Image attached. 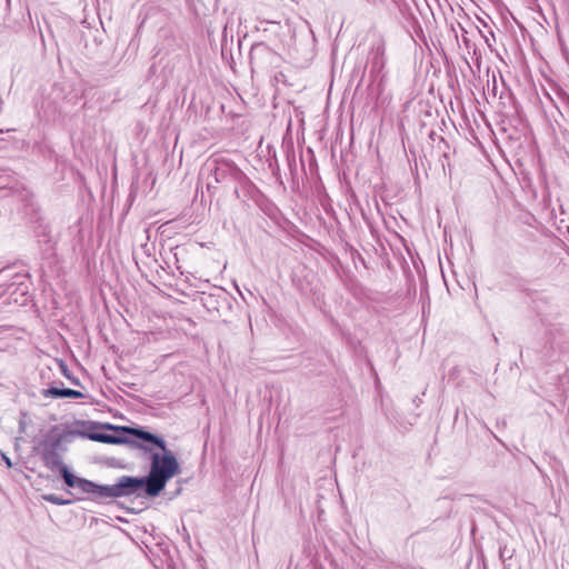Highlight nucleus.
<instances>
[{
  "label": "nucleus",
  "mask_w": 569,
  "mask_h": 569,
  "mask_svg": "<svg viewBox=\"0 0 569 569\" xmlns=\"http://www.w3.org/2000/svg\"><path fill=\"white\" fill-rule=\"evenodd\" d=\"M74 428L67 433L79 436L92 441L108 445L133 443L144 451H151L147 446L152 445L162 453L152 452L150 457L149 473L141 477L121 476L114 483L108 485L109 498H141L152 499L158 497L166 488L168 481L180 473V465L171 450L167 448L164 439L158 435L127 426H113L97 421L76 420Z\"/></svg>",
  "instance_id": "nucleus-1"
},
{
  "label": "nucleus",
  "mask_w": 569,
  "mask_h": 569,
  "mask_svg": "<svg viewBox=\"0 0 569 569\" xmlns=\"http://www.w3.org/2000/svg\"><path fill=\"white\" fill-rule=\"evenodd\" d=\"M64 435L47 436L39 445V455L43 465L51 471H59L64 485L72 489H79L88 495V499L94 502L110 500L108 485H99L89 479L73 475L63 463L59 452Z\"/></svg>",
  "instance_id": "nucleus-2"
},
{
  "label": "nucleus",
  "mask_w": 569,
  "mask_h": 569,
  "mask_svg": "<svg viewBox=\"0 0 569 569\" xmlns=\"http://www.w3.org/2000/svg\"><path fill=\"white\" fill-rule=\"evenodd\" d=\"M278 56L274 50H272L267 43L263 41L254 42L251 46L249 52V60L251 64L252 71L259 70L264 71L274 64Z\"/></svg>",
  "instance_id": "nucleus-3"
},
{
  "label": "nucleus",
  "mask_w": 569,
  "mask_h": 569,
  "mask_svg": "<svg viewBox=\"0 0 569 569\" xmlns=\"http://www.w3.org/2000/svg\"><path fill=\"white\" fill-rule=\"evenodd\" d=\"M202 174L208 178L210 176H213V178H247L233 162L224 159L207 162L200 172V176Z\"/></svg>",
  "instance_id": "nucleus-4"
},
{
  "label": "nucleus",
  "mask_w": 569,
  "mask_h": 569,
  "mask_svg": "<svg viewBox=\"0 0 569 569\" xmlns=\"http://www.w3.org/2000/svg\"><path fill=\"white\" fill-rule=\"evenodd\" d=\"M42 396L44 398H74V399H83L86 396L78 390L70 389V388H60L56 386H51L47 389L42 390Z\"/></svg>",
  "instance_id": "nucleus-5"
},
{
  "label": "nucleus",
  "mask_w": 569,
  "mask_h": 569,
  "mask_svg": "<svg viewBox=\"0 0 569 569\" xmlns=\"http://www.w3.org/2000/svg\"><path fill=\"white\" fill-rule=\"evenodd\" d=\"M42 499L44 501H48L50 503L57 505V506H68L73 502V500L70 499H62L61 497L54 495V493H47L42 495Z\"/></svg>",
  "instance_id": "nucleus-6"
},
{
  "label": "nucleus",
  "mask_w": 569,
  "mask_h": 569,
  "mask_svg": "<svg viewBox=\"0 0 569 569\" xmlns=\"http://www.w3.org/2000/svg\"><path fill=\"white\" fill-rule=\"evenodd\" d=\"M148 180H133L130 186V192L128 200L130 203H132L138 198V191L141 188V186L147 184Z\"/></svg>",
  "instance_id": "nucleus-7"
},
{
  "label": "nucleus",
  "mask_w": 569,
  "mask_h": 569,
  "mask_svg": "<svg viewBox=\"0 0 569 569\" xmlns=\"http://www.w3.org/2000/svg\"><path fill=\"white\" fill-rule=\"evenodd\" d=\"M59 367H60L61 373H62V375H63V376H64V377H66V378H67V379L72 383V385H74V386H81L80 380H79L77 377H74V376L70 372V370H69V368H68L67 363H66L63 360H60V361H59Z\"/></svg>",
  "instance_id": "nucleus-8"
},
{
  "label": "nucleus",
  "mask_w": 569,
  "mask_h": 569,
  "mask_svg": "<svg viewBox=\"0 0 569 569\" xmlns=\"http://www.w3.org/2000/svg\"><path fill=\"white\" fill-rule=\"evenodd\" d=\"M156 13H160V14L166 16V11H164V10L157 9V8H150V9L147 11L146 18H147V19H150V18H152Z\"/></svg>",
  "instance_id": "nucleus-9"
},
{
  "label": "nucleus",
  "mask_w": 569,
  "mask_h": 569,
  "mask_svg": "<svg viewBox=\"0 0 569 569\" xmlns=\"http://www.w3.org/2000/svg\"><path fill=\"white\" fill-rule=\"evenodd\" d=\"M1 457H2V460L4 461V463L7 465V467L11 468L12 462H11L10 458L4 453H1Z\"/></svg>",
  "instance_id": "nucleus-10"
},
{
  "label": "nucleus",
  "mask_w": 569,
  "mask_h": 569,
  "mask_svg": "<svg viewBox=\"0 0 569 569\" xmlns=\"http://www.w3.org/2000/svg\"><path fill=\"white\" fill-rule=\"evenodd\" d=\"M462 42L465 43L466 47H470V40L467 37H462Z\"/></svg>",
  "instance_id": "nucleus-11"
},
{
  "label": "nucleus",
  "mask_w": 569,
  "mask_h": 569,
  "mask_svg": "<svg viewBox=\"0 0 569 569\" xmlns=\"http://www.w3.org/2000/svg\"><path fill=\"white\" fill-rule=\"evenodd\" d=\"M421 402V399L417 396L413 398V403L418 407L419 403Z\"/></svg>",
  "instance_id": "nucleus-12"
},
{
  "label": "nucleus",
  "mask_w": 569,
  "mask_h": 569,
  "mask_svg": "<svg viewBox=\"0 0 569 569\" xmlns=\"http://www.w3.org/2000/svg\"><path fill=\"white\" fill-rule=\"evenodd\" d=\"M563 103H565V108L567 109V111H569V97L566 98Z\"/></svg>",
  "instance_id": "nucleus-13"
},
{
  "label": "nucleus",
  "mask_w": 569,
  "mask_h": 569,
  "mask_svg": "<svg viewBox=\"0 0 569 569\" xmlns=\"http://www.w3.org/2000/svg\"><path fill=\"white\" fill-rule=\"evenodd\" d=\"M246 186L249 187V188H254V186L252 184V182L250 180H247Z\"/></svg>",
  "instance_id": "nucleus-14"
},
{
  "label": "nucleus",
  "mask_w": 569,
  "mask_h": 569,
  "mask_svg": "<svg viewBox=\"0 0 569 569\" xmlns=\"http://www.w3.org/2000/svg\"><path fill=\"white\" fill-rule=\"evenodd\" d=\"M109 465H110V466H116V463H114V459H113V458H112V459H110Z\"/></svg>",
  "instance_id": "nucleus-15"
},
{
  "label": "nucleus",
  "mask_w": 569,
  "mask_h": 569,
  "mask_svg": "<svg viewBox=\"0 0 569 569\" xmlns=\"http://www.w3.org/2000/svg\"><path fill=\"white\" fill-rule=\"evenodd\" d=\"M207 189H208V191H210V189H213V186H211L210 183H207Z\"/></svg>",
  "instance_id": "nucleus-16"
},
{
  "label": "nucleus",
  "mask_w": 569,
  "mask_h": 569,
  "mask_svg": "<svg viewBox=\"0 0 569 569\" xmlns=\"http://www.w3.org/2000/svg\"><path fill=\"white\" fill-rule=\"evenodd\" d=\"M207 189H208V191H210V189H213V186H211L210 183H207Z\"/></svg>",
  "instance_id": "nucleus-17"
},
{
  "label": "nucleus",
  "mask_w": 569,
  "mask_h": 569,
  "mask_svg": "<svg viewBox=\"0 0 569 569\" xmlns=\"http://www.w3.org/2000/svg\"><path fill=\"white\" fill-rule=\"evenodd\" d=\"M430 138H431V139H433V138H435V132H433V131H431V133H430Z\"/></svg>",
  "instance_id": "nucleus-18"
}]
</instances>
